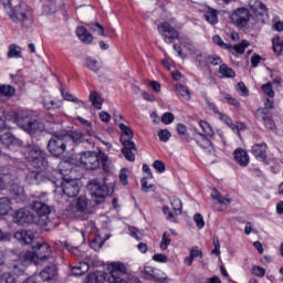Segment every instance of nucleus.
<instances>
[{"mask_svg":"<svg viewBox=\"0 0 283 283\" xmlns=\"http://www.w3.org/2000/svg\"><path fill=\"white\" fill-rule=\"evenodd\" d=\"M45 154L39 146H28L25 148L24 158L29 163H31L34 169L40 170H31L27 180L29 185H41V182H46V180H51L53 185H59V178H63V176H67V174H72V164L70 161H61L59 165V171H54L53 176L45 177V169H48V160H45Z\"/></svg>","mask_w":283,"mask_h":283,"instance_id":"f257e3e1","label":"nucleus"},{"mask_svg":"<svg viewBox=\"0 0 283 283\" xmlns=\"http://www.w3.org/2000/svg\"><path fill=\"white\" fill-rule=\"evenodd\" d=\"M32 251H28L22 253L20 260L22 261L21 265L13 264V273L14 275H23L25 271V265L28 264H45L48 260H52V247L48 243H33Z\"/></svg>","mask_w":283,"mask_h":283,"instance_id":"f03ea898","label":"nucleus"},{"mask_svg":"<svg viewBox=\"0 0 283 283\" xmlns=\"http://www.w3.org/2000/svg\"><path fill=\"white\" fill-rule=\"evenodd\" d=\"M32 111H22L20 115H17L14 111L4 113L7 123H15L18 127L30 134V136L45 132V125L36 119H32Z\"/></svg>","mask_w":283,"mask_h":283,"instance_id":"7ed1b4c3","label":"nucleus"},{"mask_svg":"<svg viewBox=\"0 0 283 283\" xmlns=\"http://www.w3.org/2000/svg\"><path fill=\"white\" fill-rule=\"evenodd\" d=\"M4 12L13 23H19L24 30L34 25V10L25 2H20L15 8L12 3L4 4Z\"/></svg>","mask_w":283,"mask_h":283,"instance_id":"20e7f679","label":"nucleus"},{"mask_svg":"<svg viewBox=\"0 0 283 283\" xmlns=\"http://www.w3.org/2000/svg\"><path fill=\"white\" fill-rule=\"evenodd\" d=\"M107 271L109 276L107 277L108 283H142L139 277L129 276L128 282L125 281L123 275L127 273V266L120 262H112L107 264Z\"/></svg>","mask_w":283,"mask_h":283,"instance_id":"39448f33","label":"nucleus"},{"mask_svg":"<svg viewBox=\"0 0 283 283\" xmlns=\"http://www.w3.org/2000/svg\"><path fill=\"white\" fill-rule=\"evenodd\" d=\"M90 210V200L87 197L80 196L74 199L70 206L66 208L69 216L72 218H80V220H85Z\"/></svg>","mask_w":283,"mask_h":283,"instance_id":"423d86ee","label":"nucleus"},{"mask_svg":"<svg viewBox=\"0 0 283 283\" xmlns=\"http://www.w3.org/2000/svg\"><path fill=\"white\" fill-rule=\"evenodd\" d=\"M87 191L92 196V201L95 202V205H103L107 193H109V188L105 181L93 179L87 185Z\"/></svg>","mask_w":283,"mask_h":283,"instance_id":"0eeeda50","label":"nucleus"},{"mask_svg":"<svg viewBox=\"0 0 283 283\" xmlns=\"http://www.w3.org/2000/svg\"><path fill=\"white\" fill-rule=\"evenodd\" d=\"M69 137L63 135H53L48 144V149L51 155L55 158H59L70 149V145L67 144Z\"/></svg>","mask_w":283,"mask_h":283,"instance_id":"6e6552de","label":"nucleus"},{"mask_svg":"<svg viewBox=\"0 0 283 283\" xmlns=\"http://www.w3.org/2000/svg\"><path fill=\"white\" fill-rule=\"evenodd\" d=\"M76 165L84 167V169H98L101 167V151H84L77 155Z\"/></svg>","mask_w":283,"mask_h":283,"instance_id":"1a4fd4ad","label":"nucleus"},{"mask_svg":"<svg viewBox=\"0 0 283 283\" xmlns=\"http://www.w3.org/2000/svg\"><path fill=\"white\" fill-rule=\"evenodd\" d=\"M38 200L33 201L32 209L38 213L39 218H42L43 223H38L40 227H48V216L52 213V208L45 203V193L34 195ZM42 200V201H39Z\"/></svg>","mask_w":283,"mask_h":283,"instance_id":"9d476101","label":"nucleus"},{"mask_svg":"<svg viewBox=\"0 0 283 283\" xmlns=\"http://www.w3.org/2000/svg\"><path fill=\"white\" fill-rule=\"evenodd\" d=\"M231 22L237 28H247L249 21H251V13L247 8H239L230 17Z\"/></svg>","mask_w":283,"mask_h":283,"instance_id":"9b49d317","label":"nucleus"},{"mask_svg":"<svg viewBox=\"0 0 283 283\" xmlns=\"http://www.w3.org/2000/svg\"><path fill=\"white\" fill-rule=\"evenodd\" d=\"M61 189L63 196H66L67 198H74L75 196H78L81 186H78V180L76 179L63 178L61 182Z\"/></svg>","mask_w":283,"mask_h":283,"instance_id":"f8f14e48","label":"nucleus"},{"mask_svg":"<svg viewBox=\"0 0 283 283\" xmlns=\"http://www.w3.org/2000/svg\"><path fill=\"white\" fill-rule=\"evenodd\" d=\"M157 30L166 43H174L178 39V31L168 24V22L160 23Z\"/></svg>","mask_w":283,"mask_h":283,"instance_id":"ddd939ff","label":"nucleus"},{"mask_svg":"<svg viewBox=\"0 0 283 283\" xmlns=\"http://www.w3.org/2000/svg\"><path fill=\"white\" fill-rule=\"evenodd\" d=\"M187 50H189L197 67L205 69L207 65H209V56L202 53V51H200L193 44H188Z\"/></svg>","mask_w":283,"mask_h":283,"instance_id":"4468645a","label":"nucleus"},{"mask_svg":"<svg viewBox=\"0 0 283 283\" xmlns=\"http://www.w3.org/2000/svg\"><path fill=\"white\" fill-rule=\"evenodd\" d=\"M120 143L123 145L122 154L126 160L129 163H134L136 160V144L133 140L126 139L125 137H120Z\"/></svg>","mask_w":283,"mask_h":283,"instance_id":"2eb2a0df","label":"nucleus"},{"mask_svg":"<svg viewBox=\"0 0 283 283\" xmlns=\"http://www.w3.org/2000/svg\"><path fill=\"white\" fill-rule=\"evenodd\" d=\"M143 275L146 280H154L155 282H165L167 280V274L150 265L144 268Z\"/></svg>","mask_w":283,"mask_h":283,"instance_id":"dca6fc26","label":"nucleus"},{"mask_svg":"<svg viewBox=\"0 0 283 283\" xmlns=\"http://www.w3.org/2000/svg\"><path fill=\"white\" fill-rule=\"evenodd\" d=\"M13 220L17 224H20V227H23L25 224H30L31 222H34V216L30 210L28 209H19L15 211L13 216Z\"/></svg>","mask_w":283,"mask_h":283,"instance_id":"f3484780","label":"nucleus"},{"mask_svg":"<svg viewBox=\"0 0 283 283\" xmlns=\"http://www.w3.org/2000/svg\"><path fill=\"white\" fill-rule=\"evenodd\" d=\"M101 263L96 260H87V262H80L75 266L71 269L72 275L78 276L84 275V273H87L90 271V266H99Z\"/></svg>","mask_w":283,"mask_h":283,"instance_id":"a211bd4d","label":"nucleus"},{"mask_svg":"<svg viewBox=\"0 0 283 283\" xmlns=\"http://www.w3.org/2000/svg\"><path fill=\"white\" fill-rule=\"evenodd\" d=\"M14 238L20 244H34V231L32 230H18Z\"/></svg>","mask_w":283,"mask_h":283,"instance_id":"6ab92c4d","label":"nucleus"},{"mask_svg":"<svg viewBox=\"0 0 283 283\" xmlns=\"http://www.w3.org/2000/svg\"><path fill=\"white\" fill-rule=\"evenodd\" d=\"M56 265L51 264L45 266L41 272H40V277L43 280V282H54L56 280Z\"/></svg>","mask_w":283,"mask_h":283,"instance_id":"aec40b11","label":"nucleus"},{"mask_svg":"<svg viewBox=\"0 0 283 283\" xmlns=\"http://www.w3.org/2000/svg\"><path fill=\"white\" fill-rule=\"evenodd\" d=\"M256 118L263 122V125L266 127V129L275 132V122L271 117L266 116V108H259L256 111Z\"/></svg>","mask_w":283,"mask_h":283,"instance_id":"412c9836","label":"nucleus"},{"mask_svg":"<svg viewBox=\"0 0 283 283\" xmlns=\"http://www.w3.org/2000/svg\"><path fill=\"white\" fill-rule=\"evenodd\" d=\"M269 149V146H266L265 143L263 144H255L252 147V154L255 157L256 160H261L262 163H264V160H266V150Z\"/></svg>","mask_w":283,"mask_h":283,"instance_id":"4be33fe9","label":"nucleus"},{"mask_svg":"<svg viewBox=\"0 0 283 283\" xmlns=\"http://www.w3.org/2000/svg\"><path fill=\"white\" fill-rule=\"evenodd\" d=\"M280 83H282V78L276 77L273 80V82H269L264 85H262V91L266 96H270V98H273L275 96V92L273 90H280Z\"/></svg>","mask_w":283,"mask_h":283,"instance_id":"5701e85b","label":"nucleus"},{"mask_svg":"<svg viewBox=\"0 0 283 283\" xmlns=\"http://www.w3.org/2000/svg\"><path fill=\"white\" fill-rule=\"evenodd\" d=\"M86 28H88L90 32L96 34V36H104L105 39H109V33L105 30V27L98 22L86 23Z\"/></svg>","mask_w":283,"mask_h":283,"instance_id":"b1692460","label":"nucleus"},{"mask_svg":"<svg viewBox=\"0 0 283 283\" xmlns=\"http://www.w3.org/2000/svg\"><path fill=\"white\" fill-rule=\"evenodd\" d=\"M250 8L256 17H264L268 14L266 4L259 0H251Z\"/></svg>","mask_w":283,"mask_h":283,"instance_id":"393cba45","label":"nucleus"},{"mask_svg":"<svg viewBox=\"0 0 283 283\" xmlns=\"http://www.w3.org/2000/svg\"><path fill=\"white\" fill-rule=\"evenodd\" d=\"M234 156V160L235 163H238V165H240L241 167H248L249 166V154L245 153L244 149L242 148H238L234 150L233 153Z\"/></svg>","mask_w":283,"mask_h":283,"instance_id":"a878e982","label":"nucleus"},{"mask_svg":"<svg viewBox=\"0 0 283 283\" xmlns=\"http://www.w3.org/2000/svg\"><path fill=\"white\" fill-rule=\"evenodd\" d=\"M1 140L2 145H4V147H8L9 149H14V147H21V140L13 137V135L10 133H3Z\"/></svg>","mask_w":283,"mask_h":283,"instance_id":"bb28decb","label":"nucleus"},{"mask_svg":"<svg viewBox=\"0 0 283 283\" xmlns=\"http://www.w3.org/2000/svg\"><path fill=\"white\" fill-rule=\"evenodd\" d=\"M84 65L87 67V70L94 73L101 72V70H103V62L94 57H86Z\"/></svg>","mask_w":283,"mask_h":283,"instance_id":"cd10ccee","label":"nucleus"},{"mask_svg":"<svg viewBox=\"0 0 283 283\" xmlns=\"http://www.w3.org/2000/svg\"><path fill=\"white\" fill-rule=\"evenodd\" d=\"M76 34L80 41H82V43H86V45H90V43L94 41V35H92V33H90V31H87L85 27H78L76 30Z\"/></svg>","mask_w":283,"mask_h":283,"instance_id":"c85d7f7f","label":"nucleus"},{"mask_svg":"<svg viewBox=\"0 0 283 283\" xmlns=\"http://www.w3.org/2000/svg\"><path fill=\"white\" fill-rule=\"evenodd\" d=\"M107 280V274L103 271L96 270L87 275L86 282L87 283H103Z\"/></svg>","mask_w":283,"mask_h":283,"instance_id":"c756f323","label":"nucleus"},{"mask_svg":"<svg viewBox=\"0 0 283 283\" xmlns=\"http://www.w3.org/2000/svg\"><path fill=\"white\" fill-rule=\"evenodd\" d=\"M196 258H202V250L198 247H193L190 250L189 256H186L184 262H185V264H187V266H191V264H193V261L196 260Z\"/></svg>","mask_w":283,"mask_h":283,"instance_id":"7c9ffc66","label":"nucleus"},{"mask_svg":"<svg viewBox=\"0 0 283 283\" xmlns=\"http://www.w3.org/2000/svg\"><path fill=\"white\" fill-rule=\"evenodd\" d=\"M208 109L211 112H214L216 117L219 118V120H222V123H226V125H231V117L229 115H224L216 108V104L208 102Z\"/></svg>","mask_w":283,"mask_h":283,"instance_id":"2f4dec72","label":"nucleus"},{"mask_svg":"<svg viewBox=\"0 0 283 283\" xmlns=\"http://www.w3.org/2000/svg\"><path fill=\"white\" fill-rule=\"evenodd\" d=\"M212 200H216L219 205L227 207V205H231V198L223 197L218 190L212 189L210 193Z\"/></svg>","mask_w":283,"mask_h":283,"instance_id":"473e14b6","label":"nucleus"},{"mask_svg":"<svg viewBox=\"0 0 283 283\" xmlns=\"http://www.w3.org/2000/svg\"><path fill=\"white\" fill-rule=\"evenodd\" d=\"M23 49L17 44H10L8 49V59H21L23 55Z\"/></svg>","mask_w":283,"mask_h":283,"instance_id":"72a5a7b5","label":"nucleus"},{"mask_svg":"<svg viewBox=\"0 0 283 283\" xmlns=\"http://www.w3.org/2000/svg\"><path fill=\"white\" fill-rule=\"evenodd\" d=\"M175 90L178 94V96H181V98H184V101H191V92L189 91V88L182 84H177L175 86Z\"/></svg>","mask_w":283,"mask_h":283,"instance_id":"f704fd0d","label":"nucleus"},{"mask_svg":"<svg viewBox=\"0 0 283 283\" xmlns=\"http://www.w3.org/2000/svg\"><path fill=\"white\" fill-rule=\"evenodd\" d=\"M219 74L221 78H233V76H235V71L227 64H221L219 66Z\"/></svg>","mask_w":283,"mask_h":283,"instance_id":"c9c22d12","label":"nucleus"},{"mask_svg":"<svg viewBox=\"0 0 283 283\" xmlns=\"http://www.w3.org/2000/svg\"><path fill=\"white\" fill-rule=\"evenodd\" d=\"M43 107L45 109H61L63 107V104L61 102L54 101L51 96H48L43 101Z\"/></svg>","mask_w":283,"mask_h":283,"instance_id":"e433bc0d","label":"nucleus"},{"mask_svg":"<svg viewBox=\"0 0 283 283\" xmlns=\"http://www.w3.org/2000/svg\"><path fill=\"white\" fill-rule=\"evenodd\" d=\"M90 101L95 109H103V97L98 92H92L90 95Z\"/></svg>","mask_w":283,"mask_h":283,"instance_id":"4c0bfd02","label":"nucleus"},{"mask_svg":"<svg viewBox=\"0 0 283 283\" xmlns=\"http://www.w3.org/2000/svg\"><path fill=\"white\" fill-rule=\"evenodd\" d=\"M199 127H201L203 132V136H207V138H213L216 136V132H213V128L211 125L205 120H199Z\"/></svg>","mask_w":283,"mask_h":283,"instance_id":"58836bf2","label":"nucleus"},{"mask_svg":"<svg viewBox=\"0 0 283 283\" xmlns=\"http://www.w3.org/2000/svg\"><path fill=\"white\" fill-rule=\"evenodd\" d=\"M64 138H69L67 139L69 147L73 143H75L76 145H78L80 143H83V134H81L78 132H73L71 135H64Z\"/></svg>","mask_w":283,"mask_h":283,"instance_id":"ea45409f","label":"nucleus"},{"mask_svg":"<svg viewBox=\"0 0 283 283\" xmlns=\"http://www.w3.org/2000/svg\"><path fill=\"white\" fill-rule=\"evenodd\" d=\"M197 136L196 143L199 144V147H202V149H209V147H211V140H209V137L202 135V133H198Z\"/></svg>","mask_w":283,"mask_h":283,"instance_id":"a19ab883","label":"nucleus"},{"mask_svg":"<svg viewBox=\"0 0 283 283\" xmlns=\"http://www.w3.org/2000/svg\"><path fill=\"white\" fill-rule=\"evenodd\" d=\"M99 163H102L104 171H106V174H112V171H114V166H112L107 160V155H105L103 151H99Z\"/></svg>","mask_w":283,"mask_h":283,"instance_id":"79ce46f5","label":"nucleus"},{"mask_svg":"<svg viewBox=\"0 0 283 283\" xmlns=\"http://www.w3.org/2000/svg\"><path fill=\"white\" fill-rule=\"evenodd\" d=\"M169 244H171V233L164 232L159 244V249L161 251H167V249H169Z\"/></svg>","mask_w":283,"mask_h":283,"instance_id":"37998d69","label":"nucleus"},{"mask_svg":"<svg viewBox=\"0 0 283 283\" xmlns=\"http://www.w3.org/2000/svg\"><path fill=\"white\" fill-rule=\"evenodd\" d=\"M9 191L13 198H24L25 197V193L23 192V188L17 184L11 185Z\"/></svg>","mask_w":283,"mask_h":283,"instance_id":"c03bdc74","label":"nucleus"},{"mask_svg":"<svg viewBox=\"0 0 283 283\" xmlns=\"http://www.w3.org/2000/svg\"><path fill=\"white\" fill-rule=\"evenodd\" d=\"M205 18L208 23H211V25H216V23H218V11L209 8L205 14Z\"/></svg>","mask_w":283,"mask_h":283,"instance_id":"a18cd8bd","label":"nucleus"},{"mask_svg":"<svg viewBox=\"0 0 283 283\" xmlns=\"http://www.w3.org/2000/svg\"><path fill=\"white\" fill-rule=\"evenodd\" d=\"M170 203L174 211L176 212V216H180L182 213V201L178 199V197H171Z\"/></svg>","mask_w":283,"mask_h":283,"instance_id":"49530a36","label":"nucleus"},{"mask_svg":"<svg viewBox=\"0 0 283 283\" xmlns=\"http://www.w3.org/2000/svg\"><path fill=\"white\" fill-rule=\"evenodd\" d=\"M119 129L122 130V138L124 137L126 140H132L134 138V133L132 132V128L128 127L125 124H119Z\"/></svg>","mask_w":283,"mask_h":283,"instance_id":"de8ad7c7","label":"nucleus"},{"mask_svg":"<svg viewBox=\"0 0 283 283\" xmlns=\"http://www.w3.org/2000/svg\"><path fill=\"white\" fill-rule=\"evenodd\" d=\"M272 43L274 53L280 56V54L283 52V40L280 36H276L273 39Z\"/></svg>","mask_w":283,"mask_h":283,"instance_id":"09e8293b","label":"nucleus"},{"mask_svg":"<svg viewBox=\"0 0 283 283\" xmlns=\"http://www.w3.org/2000/svg\"><path fill=\"white\" fill-rule=\"evenodd\" d=\"M212 43H214V45H219L222 50H231V48H233V45L224 43L220 35L212 36Z\"/></svg>","mask_w":283,"mask_h":283,"instance_id":"8fccbe9b","label":"nucleus"},{"mask_svg":"<svg viewBox=\"0 0 283 283\" xmlns=\"http://www.w3.org/2000/svg\"><path fill=\"white\" fill-rule=\"evenodd\" d=\"M251 45L249 41L243 40L241 43L232 45L231 50L235 51L237 54H244V50Z\"/></svg>","mask_w":283,"mask_h":283,"instance_id":"3c124183","label":"nucleus"},{"mask_svg":"<svg viewBox=\"0 0 283 283\" xmlns=\"http://www.w3.org/2000/svg\"><path fill=\"white\" fill-rule=\"evenodd\" d=\"M1 94L2 96H8V98H10L11 96H14V94H17V90L11 85H2Z\"/></svg>","mask_w":283,"mask_h":283,"instance_id":"603ef678","label":"nucleus"},{"mask_svg":"<svg viewBox=\"0 0 283 283\" xmlns=\"http://www.w3.org/2000/svg\"><path fill=\"white\" fill-rule=\"evenodd\" d=\"M151 260L157 262L158 264H167L169 262V258L163 253H156L153 255Z\"/></svg>","mask_w":283,"mask_h":283,"instance_id":"864d4df0","label":"nucleus"},{"mask_svg":"<svg viewBox=\"0 0 283 283\" xmlns=\"http://www.w3.org/2000/svg\"><path fill=\"white\" fill-rule=\"evenodd\" d=\"M222 98H226L228 101L229 105H233V107H240V102L235 99L233 96H231L229 93H221Z\"/></svg>","mask_w":283,"mask_h":283,"instance_id":"5fc2aeb1","label":"nucleus"},{"mask_svg":"<svg viewBox=\"0 0 283 283\" xmlns=\"http://www.w3.org/2000/svg\"><path fill=\"white\" fill-rule=\"evenodd\" d=\"M128 231H129V235L132 238H134L135 240H143L144 234H143V232H140V230H138V229H136L134 227H129Z\"/></svg>","mask_w":283,"mask_h":283,"instance_id":"6e6d98bb","label":"nucleus"},{"mask_svg":"<svg viewBox=\"0 0 283 283\" xmlns=\"http://www.w3.org/2000/svg\"><path fill=\"white\" fill-rule=\"evenodd\" d=\"M252 275H255L256 277H264V275H266V270L260 265H254L252 268Z\"/></svg>","mask_w":283,"mask_h":283,"instance_id":"4d7b16f0","label":"nucleus"},{"mask_svg":"<svg viewBox=\"0 0 283 283\" xmlns=\"http://www.w3.org/2000/svg\"><path fill=\"white\" fill-rule=\"evenodd\" d=\"M154 169H156V171H158V174H165L167 166L165 165V163L160 161V160H155L153 164Z\"/></svg>","mask_w":283,"mask_h":283,"instance_id":"13d9d810","label":"nucleus"},{"mask_svg":"<svg viewBox=\"0 0 283 283\" xmlns=\"http://www.w3.org/2000/svg\"><path fill=\"white\" fill-rule=\"evenodd\" d=\"M158 137H159V140H161V143H167V140L171 138V133H169V130L167 129H161L158 132Z\"/></svg>","mask_w":283,"mask_h":283,"instance_id":"bf43d9fd","label":"nucleus"},{"mask_svg":"<svg viewBox=\"0 0 283 283\" xmlns=\"http://www.w3.org/2000/svg\"><path fill=\"white\" fill-rule=\"evenodd\" d=\"M208 63H210V65H223L222 57L218 55H209Z\"/></svg>","mask_w":283,"mask_h":283,"instance_id":"052dcab7","label":"nucleus"},{"mask_svg":"<svg viewBox=\"0 0 283 283\" xmlns=\"http://www.w3.org/2000/svg\"><path fill=\"white\" fill-rule=\"evenodd\" d=\"M10 78L13 83L17 85H20V83H23V75L21 74V71H18L15 74H10Z\"/></svg>","mask_w":283,"mask_h":283,"instance_id":"680f3d73","label":"nucleus"},{"mask_svg":"<svg viewBox=\"0 0 283 283\" xmlns=\"http://www.w3.org/2000/svg\"><path fill=\"white\" fill-rule=\"evenodd\" d=\"M102 248L103 241L101 240V237H96V239L91 242V249L94 251H99Z\"/></svg>","mask_w":283,"mask_h":283,"instance_id":"e2e57ef3","label":"nucleus"},{"mask_svg":"<svg viewBox=\"0 0 283 283\" xmlns=\"http://www.w3.org/2000/svg\"><path fill=\"white\" fill-rule=\"evenodd\" d=\"M193 220L198 229H205V218L202 217V214L200 213L195 214Z\"/></svg>","mask_w":283,"mask_h":283,"instance_id":"0e129e2a","label":"nucleus"},{"mask_svg":"<svg viewBox=\"0 0 283 283\" xmlns=\"http://www.w3.org/2000/svg\"><path fill=\"white\" fill-rule=\"evenodd\" d=\"M1 283H17V277L11 273H4L2 275Z\"/></svg>","mask_w":283,"mask_h":283,"instance_id":"69168bd1","label":"nucleus"},{"mask_svg":"<svg viewBox=\"0 0 283 283\" xmlns=\"http://www.w3.org/2000/svg\"><path fill=\"white\" fill-rule=\"evenodd\" d=\"M127 174H129V170H127V168H123L119 172V180H120L122 185H124V186L128 184V181H127L128 175Z\"/></svg>","mask_w":283,"mask_h":283,"instance_id":"338daca9","label":"nucleus"},{"mask_svg":"<svg viewBox=\"0 0 283 283\" xmlns=\"http://www.w3.org/2000/svg\"><path fill=\"white\" fill-rule=\"evenodd\" d=\"M10 211V199L8 198H2V210H1V216H6Z\"/></svg>","mask_w":283,"mask_h":283,"instance_id":"774afa93","label":"nucleus"}]
</instances>
